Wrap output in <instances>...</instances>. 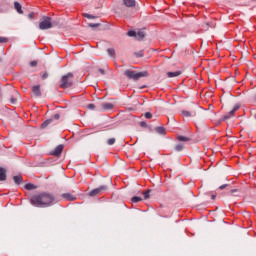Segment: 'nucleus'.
I'll list each match as a JSON object with an SVG mask.
<instances>
[{"mask_svg": "<svg viewBox=\"0 0 256 256\" xmlns=\"http://www.w3.org/2000/svg\"><path fill=\"white\" fill-rule=\"evenodd\" d=\"M30 203L34 207H53V205H55V195L49 192H41L33 195L30 199Z\"/></svg>", "mask_w": 256, "mask_h": 256, "instance_id": "obj_1", "label": "nucleus"}, {"mask_svg": "<svg viewBox=\"0 0 256 256\" xmlns=\"http://www.w3.org/2000/svg\"><path fill=\"white\" fill-rule=\"evenodd\" d=\"M124 75L125 77H127V79H132L133 81H139V79L143 77H149V72L148 71L137 72L131 69H127L124 71Z\"/></svg>", "mask_w": 256, "mask_h": 256, "instance_id": "obj_2", "label": "nucleus"}, {"mask_svg": "<svg viewBox=\"0 0 256 256\" xmlns=\"http://www.w3.org/2000/svg\"><path fill=\"white\" fill-rule=\"evenodd\" d=\"M73 73L69 72L66 75H63L60 79V88L61 89H69V87H73Z\"/></svg>", "mask_w": 256, "mask_h": 256, "instance_id": "obj_3", "label": "nucleus"}, {"mask_svg": "<svg viewBox=\"0 0 256 256\" xmlns=\"http://www.w3.org/2000/svg\"><path fill=\"white\" fill-rule=\"evenodd\" d=\"M128 37H135L138 41L145 39V30L140 29L138 31L130 30L127 32Z\"/></svg>", "mask_w": 256, "mask_h": 256, "instance_id": "obj_4", "label": "nucleus"}, {"mask_svg": "<svg viewBox=\"0 0 256 256\" xmlns=\"http://www.w3.org/2000/svg\"><path fill=\"white\" fill-rule=\"evenodd\" d=\"M53 27V23H51V17H44L43 21L39 23V29L45 31L47 29H51Z\"/></svg>", "mask_w": 256, "mask_h": 256, "instance_id": "obj_5", "label": "nucleus"}, {"mask_svg": "<svg viewBox=\"0 0 256 256\" xmlns=\"http://www.w3.org/2000/svg\"><path fill=\"white\" fill-rule=\"evenodd\" d=\"M240 108H241V106L239 104H236L228 114H226L222 117V121H227V119H231V117H233V115H235L236 111H239Z\"/></svg>", "mask_w": 256, "mask_h": 256, "instance_id": "obj_6", "label": "nucleus"}, {"mask_svg": "<svg viewBox=\"0 0 256 256\" xmlns=\"http://www.w3.org/2000/svg\"><path fill=\"white\" fill-rule=\"evenodd\" d=\"M103 191H107V186H100L99 188H96L94 190H92L89 193L90 197H97L98 195H101V193H103Z\"/></svg>", "mask_w": 256, "mask_h": 256, "instance_id": "obj_7", "label": "nucleus"}, {"mask_svg": "<svg viewBox=\"0 0 256 256\" xmlns=\"http://www.w3.org/2000/svg\"><path fill=\"white\" fill-rule=\"evenodd\" d=\"M32 93L35 97H41V85H35L32 87Z\"/></svg>", "mask_w": 256, "mask_h": 256, "instance_id": "obj_8", "label": "nucleus"}, {"mask_svg": "<svg viewBox=\"0 0 256 256\" xmlns=\"http://www.w3.org/2000/svg\"><path fill=\"white\" fill-rule=\"evenodd\" d=\"M82 139L84 140L85 143H93V141H95V135L87 134L82 136Z\"/></svg>", "mask_w": 256, "mask_h": 256, "instance_id": "obj_9", "label": "nucleus"}, {"mask_svg": "<svg viewBox=\"0 0 256 256\" xmlns=\"http://www.w3.org/2000/svg\"><path fill=\"white\" fill-rule=\"evenodd\" d=\"M61 153H63V145H58L52 152V155H54L55 157H59Z\"/></svg>", "mask_w": 256, "mask_h": 256, "instance_id": "obj_10", "label": "nucleus"}, {"mask_svg": "<svg viewBox=\"0 0 256 256\" xmlns=\"http://www.w3.org/2000/svg\"><path fill=\"white\" fill-rule=\"evenodd\" d=\"M62 197L66 201H75L77 199V197H75V195H73L71 193H64V194H62Z\"/></svg>", "mask_w": 256, "mask_h": 256, "instance_id": "obj_11", "label": "nucleus"}, {"mask_svg": "<svg viewBox=\"0 0 256 256\" xmlns=\"http://www.w3.org/2000/svg\"><path fill=\"white\" fill-rule=\"evenodd\" d=\"M0 181H7V170L0 167Z\"/></svg>", "mask_w": 256, "mask_h": 256, "instance_id": "obj_12", "label": "nucleus"}, {"mask_svg": "<svg viewBox=\"0 0 256 256\" xmlns=\"http://www.w3.org/2000/svg\"><path fill=\"white\" fill-rule=\"evenodd\" d=\"M14 9L17 11V13L23 15V7L19 2H14Z\"/></svg>", "mask_w": 256, "mask_h": 256, "instance_id": "obj_13", "label": "nucleus"}, {"mask_svg": "<svg viewBox=\"0 0 256 256\" xmlns=\"http://www.w3.org/2000/svg\"><path fill=\"white\" fill-rule=\"evenodd\" d=\"M17 97H19V92L14 90L12 97L10 98V103H12V105H15V103H17Z\"/></svg>", "mask_w": 256, "mask_h": 256, "instance_id": "obj_14", "label": "nucleus"}, {"mask_svg": "<svg viewBox=\"0 0 256 256\" xmlns=\"http://www.w3.org/2000/svg\"><path fill=\"white\" fill-rule=\"evenodd\" d=\"M123 5H125V7H135L136 2L135 0H123Z\"/></svg>", "mask_w": 256, "mask_h": 256, "instance_id": "obj_15", "label": "nucleus"}, {"mask_svg": "<svg viewBox=\"0 0 256 256\" xmlns=\"http://www.w3.org/2000/svg\"><path fill=\"white\" fill-rule=\"evenodd\" d=\"M13 181L16 185H21V183H23V176L22 175L14 176Z\"/></svg>", "mask_w": 256, "mask_h": 256, "instance_id": "obj_16", "label": "nucleus"}, {"mask_svg": "<svg viewBox=\"0 0 256 256\" xmlns=\"http://www.w3.org/2000/svg\"><path fill=\"white\" fill-rule=\"evenodd\" d=\"M182 115L183 117H195V115H197V112L195 111L189 112V111L183 110Z\"/></svg>", "mask_w": 256, "mask_h": 256, "instance_id": "obj_17", "label": "nucleus"}, {"mask_svg": "<svg viewBox=\"0 0 256 256\" xmlns=\"http://www.w3.org/2000/svg\"><path fill=\"white\" fill-rule=\"evenodd\" d=\"M155 131L156 133H158V135H167V131L165 130V127H156Z\"/></svg>", "mask_w": 256, "mask_h": 256, "instance_id": "obj_18", "label": "nucleus"}, {"mask_svg": "<svg viewBox=\"0 0 256 256\" xmlns=\"http://www.w3.org/2000/svg\"><path fill=\"white\" fill-rule=\"evenodd\" d=\"M102 109L104 111H109V110L113 109V104L112 103H103L102 104Z\"/></svg>", "mask_w": 256, "mask_h": 256, "instance_id": "obj_19", "label": "nucleus"}, {"mask_svg": "<svg viewBox=\"0 0 256 256\" xmlns=\"http://www.w3.org/2000/svg\"><path fill=\"white\" fill-rule=\"evenodd\" d=\"M52 123H53V119H48L42 123L41 128L47 129V127H49V125H51Z\"/></svg>", "mask_w": 256, "mask_h": 256, "instance_id": "obj_20", "label": "nucleus"}, {"mask_svg": "<svg viewBox=\"0 0 256 256\" xmlns=\"http://www.w3.org/2000/svg\"><path fill=\"white\" fill-rule=\"evenodd\" d=\"M179 75H181V71L167 72V77L169 78L179 77Z\"/></svg>", "mask_w": 256, "mask_h": 256, "instance_id": "obj_21", "label": "nucleus"}, {"mask_svg": "<svg viewBox=\"0 0 256 256\" xmlns=\"http://www.w3.org/2000/svg\"><path fill=\"white\" fill-rule=\"evenodd\" d=\"M24 187L25 189H27V191H33L34 189H37V186H35V184L32 183H28Z\"/></svg>", "mask_w": 256, "mask_h": 256, "instance_id": "obj_22", "label": "nucleus"}, {"mask_svg": "<svg viewBox=\"0 0 256 256\" xmlns=\"http://www.w3.org/2000/svg\"><path fill=\"white\" fill-rule=\"evenodd\" d=\"M183 149H185V145L184 144H176L174 146V150L177 152L183 151Z\"/></svg>", "mask_w": 256, "mask_h": 256, "instance_id": "obj_23", "label": "nucleus"}, {"mask_svg": "<svg viewBox=\"0 0 256 256\" xmlns=\"http://www.w3.org/2000/svg\"><path fill=\"white\" fill-rule=\"evenodd\" d=\"M205 27H207V29H209V27H211V29H215V22H205L204 23Z\"/></svg>", "mask_w": 256, "mask_h": 256, "instance_id": "obj_24", "label": "nucleus"}, {"mask_svg": "<svg viewBox=\"0 0 256 256\" xmlns=\"http://www.w3.org/2000/svg\"><path fill=\"white\" fill-rule=\"evenodd\" d=\"M132 203H140V201H143L142 197L134 196L131 198Z\"/></svg>", "mask_w": 256, "mask_h": 256, "instance_id": "obj_25", "label": "nucleus"}, {"mask_svg": "<svg viewBox=\"0 0 256 256\" xmlns=\"http://www.w3.org/2000/svg\"><path fill=\"white\" fill-rule=\"evenodd\" d=\"M107 53L110 57H115V48H108Z\"/></svg>", "mask_w": 256, "mask_h": 256, "instance_id": "obj_26", "label": "nucleus"}, {"mask_svg": "<svg viewBox=\"0 0 256 256\" xmlns=\"http://www.w3.org/2000/svg\"><path fill=\"white\" fill-rule=\"evenodd\" d=\"M83 17H85L86 19H97L96 16H93V15L88 14V13H84V14H83Z\"/></svg>", "mask_w": 256, "mask_h": 256, "instance_id": "obj_27", "label": "nucleus"}, {"mask_svg": "<svg viewBox=\"0 0 256 256\" xmlns=\"http://www.w3.org/2000/svg\"><path fill=\"white\" fill-rule=\"evenodd\" d=\"M177 140L178 141H181V142H187L189 141V138L185 137V136H178L177 137Z\"/></svg>", "mask_w": 256, "mask_h": 256, "instance_id": "obj_28", "label": "nucleus"}, {"mask_svg": "<svg viewBox=\"0 0 256 256\" xmlns=\"http://www.w3.org/2000/svg\"><path fill=\"white\" fill-rule=\"evenodd\" d=\"M117 140L115 139V138H109L108 140H107V145H115V142H116Z\"/></svg>", "mask_w": 256, "mask_h": 256, "instance_id": "obj_29", "label": "nucleus"}, {"mask_svg": "<svg viewBox=\"0 0 256 256\" xmlns=\"http://www.w3.org/2000/svg\"><path fill=\"white\" fill-rule=\"evenodd\" d=\"M149 193H151V190H146L145 192H143L144 195V199H149Z\"/></svg>", "mask_w": 256, "mask_h": 256, "instance_id": "obj_30", "label": "nucleus"}, {"mask_svg": "<svg viewBox=\"0 0 256 256\" xmlns=\"http://www.w3.org/2000/svg\"><path fill=\"white\" fill-rule=\"evenodd\" d=\"M41 78L45 81V79L49 78V73L48 72L42 73Z\"/></svg>", "mask_w": 256, "mask_h": 256, "instance_id": "obj_31", "label": "nucleus"}, {"mask_svg": "<svg viewBox=\"0 0 256 256\" xmlns=\"http://www.w3.org/2000/svg\"><path fill=\"white\" fill-rule=\"evenodd\" d=\"M144 117H145L146 119H152V118H153V114H151L150 112H146V113L144 114Z\"/></svg>", "mask_w": 256, "mask_h": 256, "instance_id": "obj_32", "label": "nucleus"}, {"mask_svg": "<svg viewBox=\"0 0 256 256\" xmlns=\"http://www.w3.org/2000/svg\"><path fill=\"white\" fill-rule=\"evenodd\" d=\"M135 57H143V51L134 53Z\"/></svg>", "mask_w": 256, "mask_h": 256, "instance_id": "obj_33", "label": "nucleus"}, {"mask_svg": "<svg viewBox=\"0 0 256 256\" xmlns=\"http://www.w3.org/2000/svg\"><path fill=\"white\" fill-rule=\"evenodd\" d=\"M87 109H90V110L95 109V104H88Z\"/></svg>", "mask_w": 256, "mask_h": 256, "instance_id": "obj_34", "label": "nucleus"}, {"mask_svg": "<svg viewBox=\"0 0 256 256\" xmlns=\"http://www.w3.org/2000/svg\"><path fill=\"white\" fill-rule=\"evenodd\" d=\"M61 118V114H55L51 119L58 120Z\"/></svg>", "mask_w": 256, "mask_h": 256, "instance_id": "obj_35", "label": "nucleus"}, {"mask_svg": "<svg viewBox=\"0 0 256 256\" xmlns=\"http://www.w3.org/2000/svg\"><path fill=\"white\" fill-rule=\"evenodd\" d=\"M35 17V13L31 12L30 14H28V19H33Z\"/></svg>", "mask_w": 256, "mask_h": 256, "instance_id": "obj_36", "label": "nucleus"}, {"mask_svg": "<svg viewBox=\"0 0 256 256\" xmlns=\"http://www.w3.org/2000/svg\"><path fill=\"white\" fill-rule=\"evenodd\" d=\"M89 27H92V28L99 27V23H95V24L90 23Z\"/></svg>", "mask_w": 256, "mask_h": 256, "instance_id": "obj_37", "label": "nucleus"}, {"mask_svg": "<svg viewBox=\"0 0 256 256\" xmlns=\"http://www.w3.org/2000/svg\"><path fill=\"white\" fill-rule=\"evenodd\" d=\"M6 42H7V38L0 36V43H6Z\"/></svg>", "mask_w": 256, "mask_h": 256, "instance_id": "obj_38", "label": "nucleus"}, {"mask_svg": "<svg viewBox=\"0 0 256 256\" xmlns=\"http://www.w3.org/2000/svg\"><path fill=\"white\" fill-rule=\"evenodd\" d=\"M30 67H37V61L30 62Z\"/></svg>", "mask_w": 256, "mask_h": 256, "instance_id": "obj_39", "label": "nucleus"}, {"mask_svg": "<svg viewBox=\"0 0 256 256\" xmlns=\"http://www.w3.org/2000/svg\"><path fill=\"white\" fill-rule=\"evenodd\" d=\"M98 71H99V73H100L101 75H105V70L99 69Z\"/></svg>", "mask_w": 256, "mask_h": 256, "instance_id": "obj_40", "label": "nucleus"}, {"mask_svg": "<svg viewBox=\"0 0 256 256\" xmlns=\"http://www.w3.org/2000/svg\"><path fill=\"white\" fill-rule=\"evenodd\" d=\"M141 127H147V123L146 122H140Z\"/></svg>", "mask_w": 256, "mask_h": 256, "instance_id": "obj_41", "label": "nucleus"}, {"mask_svg": "<svg viewBox=\"0 0 256 256\" xmlns=\"http://www.w3.org/2000/svg\"><path fill=\"white\" fill-rule=\"evenodd\" d=\"M225 187H227V184L221 185V186L219 187V189L223 190V189H225Z\"/></svg>", "mask_w": 256, "mask_h": 256, "instance_id": "obj_42", "label": "nucleus"}, {"mask_svg": "<svg viewBox=\"0 0 256 256\" xmlns=\"http://www.w3.org/2000/svg\"><path fill=\"white\" fill-rule=\"evenodd\" d=\"M217 198V196L215 194L211 195V199L215 200Z\"/></svg>", "mask_w": 256, "mask_h": 256, "instance_id": "obj_43", "label": "nucleus"}, {"mask_svg": "<svg viewBox=\"0 0 256 256\" xmlns=\"http://www.w3.org/2000/svg\"><path fill=\"white\" fill-rule=\"evenodd\" d=\"M230 193H237V189H232Z\"/></svg>", "mask_w": 256, "mask_h": 256, "instance_id": "obj_44", "label": "nucleus"}]
</instances>
